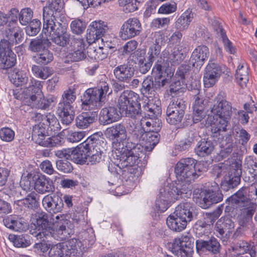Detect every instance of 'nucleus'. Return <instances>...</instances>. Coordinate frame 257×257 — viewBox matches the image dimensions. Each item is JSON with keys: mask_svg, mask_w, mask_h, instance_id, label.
Wrapping results in <instances>:
<instances>
[{"mask_svg": "<svg viewBox=\"0 0 257 257\" xmlns=\"http://www.w3.org/2000/svg\"><path fill=\"white\" fill-rule=\"evenodd\" d=\"M68 216L65 214H60L56 216L53 227L54 231L55 230L58 234L64 235L62 238L67 237L72 232V229L74 227V224L70 220L67 219Z\"/></svg>", "mask_w": 257, "mask_h": 257, "instance_id": "obj_31", "label": "nucleus"}, {"mask_svg": "<svg viewBox=\"0 0 257 257\" xmlns=\"http://www.w3.org/2000/svg\"><path fill=\"white\" fill-rule=\"evenodd\" d=\"M51 46V43L47 38H36L31 40L28 46V50L40 53L49 49Z\"/></svg>", "mask_w": 257, "mask_h": 257, "instance_id": "obj_43", "label": "nucleus"}, {"mask_svg": "<svg viewBox=\"0 0 257 257\" xmlns=\"http://www.w3.org/2000/svg\"><path fill=\"white\" fill-rule=\"evenodd\" d=\"M4 225L8 228L16 231H26L29 224L26 220L18 215H10L3 219Z\"/></svg>", "mask_w": 257, "mask_h": 257, "instance_id": "obj_32", "label": "nucleus"}, {"mask_svg": "<svg viewBox=\"0 0 257 257\" xmlns=\"http://www.w3.org/2000/svg\"><path fill=\"white\" fill-rule=\"evenodd\" d=\"M10 81L16 87L26 84L28 81L27 73L20 69L13 68L7 72Z\"/></svg>", "mask_w": 257, "mask_h": 257, "instance_id": "obj_36", "label": "nucleus"}, {"mask_svg": "<svg viewBox=\"0 0 257 257\" xmlns=\"http://www.w3.org/2000/svg\"><path fill=\"white\" fill-rule=\"evenodd\" d=\"M122 113L118 107L109 106L102 108L99 114L98 121L101 125H105L120 120Z\"/></svg>", "mask_w": 257, "mask_h": 257, "instance_id": "obj_24", "label": "nucleus"}, {"mask_svg": "<svg viewBox=\"0 0 257 257\" xmlns=\"http://www.w3.org/2000/svg\"><path fill=\"white\" fill-rule=\"evenodd\" d=\"M97 120V114L93 111L83 112L75 118V125L80 129L88 128Z\"/></svg>", "mask_w": 257, "mask_h": 257, "instance_id": "obj_40", "label": "nucleus"}, {"mask_svg": "<svg viewBox=\"0 0 257 257\" xmlns=\"http://www.w3.org/2000/svg\"><path fill=\"white\" fill-rule=\"evenodd\" d=\"M57 98L54 95L49 94L45 97L43 94L42 97L39 98L31 105L37 108L45 110L48 108L52 103L56 102Z\"/></svg>", "mask_w": 257, "mask_h": 257, "instance_id": "obj_48", "label": "nucleus"}, {"mask_svg": "<svg viewBox=\"0 0 257 257\" xmlns=\"http://www.w3.org/2000/svg\"><path fill=\"white\" fill-rule=\"evenodd\" d=\"M234 227V222L232 219L226 216L221 217L216 223L215 229L220 237L229 235Z\"/></svg>", "mask_w": 257, "mask_h": 257, "instance_id": "obj_38", "label": "nucleus"}, {"mask_svg": "<svg viewBox=\"0 0 257 257\" xmlns=\"http://www.w3.org/2000/svg\"><path fill=\"white\" fill-rule=\"evenodd\" d=\"M187 108V102L181 98L174 99L168 106L166 113V120L170 124L180 123L185 115Z\"/></svg>", "mask_w": 257, "mask_h": 257, "instance_id": "obj_12", "label": "nucleus"}, {"mask_svg": "<svg viewBox=\"0 0 257 257\" xmlns=\"http://www.w3.org/2000/svg\"><path fill=\"white\" fill-rule=\"evenodd\" d=\"M152 76L146 77L144 79L140 89L141 94L147 97H152L155 95L156 90L162 87L160 83H157Z\"/></svg>", "mask_w": 257, "mask_h": 257, "instance_id": "obj_39", "label": "nucleus"}, {"mask_svg": "<svg viewBox=\"0 0 257 257\" xmlns=\"http://www.w3.org/2000/svg\"><path fill=\"white\" fill-rule=\"evenodd\" d=\"M108 29L107 24L102 21H93L88 27L86 39L89 43H94L103 37Z\"/></svg>", "mask_w": 257, "mask_h": 257, "instance_id": "obj_23", "label": "nucleus"}, {"mask_svg": "<svg viewBox=\"0 0 257 257\" xmlns=\"http://www.w3.org/2000/svg\"><path fill=\"white\" fill-rule=\"evenodd\" d=\"M166 223L171 230L180 232L186 227L188 222L182 217L178 216L177 214L174 212L168 217Z\"/></svg>", "mask_w": 257, "mask_h": 257, "instance_id": "obj_41", "label": "nucleus"}, {"mask_svg": "<svg viewBox=\"0 0 257 257\" xmlns=\"http://www.w3.org/2000/svg\"><path fill=\"white\" fill-rule=\"evenodd\" d=\"M30 178L32 179L34 189L39 193L44 194L54 191L55 187L52 180L44 175L35 173Z\"/></svg>", "mask_w": 257, "mask_h": 257, "instance_id": "obj_26", "label": "nucleus"}, {"mask_svg": "<svg viewBox=\"0 0 257 257\" xmlns=\"http://www.w3.org/2000/svg\"><path fill=\"white\" fill-rule=\"evenodd\" d=\"M225 65L219 64L213 60H209L206 65L203 76V81L206 87L213 86L218 81L222 74L229 73Z\"/></svg>", "mask_w": 257, "mask_h": 257, "instance_id": "obj_15", "label": "nucleus"}, {"mask_svg": "<svg viewBox=\"0 0 257 257\" xmlns=\"http://www.w3.org/2000/svg\"><path fill=\"white\" fill-rule=\"evenodd\" d=\"M33 16V11L29 8L23 9L20 12L19 20L24 26L27 25L31 21Z\"/></svg>", "mask_w": 257, "mask_h": 257, "instance_id": "obj_62", "label": "nucleus"}, {"mask_svg": "<svg viewBox=\"0 0 257 257\" xmlns=\"http://www.w3.org/2000/svg\"><path fill=\"white\" fill-rule=\"evenodd\" d=\"M235 147V145L231 135H225L223 137L221 143V150L219 155L222 158H226L230 155Z\"/></svg>", "mask_w": 257, "mask_h": 257, "instance_id": "obj_46", "label": "nucleus"}, {"mask_svg": "<svg viewBox=\"0 0 257 257\" xmlns=\"http://www.w3.org/2000/svg\"><path fill=\"white\" fill-rule=\"evenodd\" d=\"M182 47L174 48L170 56V63L172 65H178L181 63L187 55V52L182 49Z\"/></svg>", "mask_w": 257, "mask_h": 257, "instance_id": "obj_52", "label": "nucleus"}, {"mask_svg": "<svg viewBox=\"0 0 257 257\" xmlns=\"http://www.w3.org/2000/svg\"><path fill=\"white\" fill-rule=\"evenodd\" d=\"M195 14L192 9H188L184 12L175 22V27L180 31L186 30L193 20Z\"/></svg>", "mask_w": 257, "mask_h": 257, "instance_id": "obj_44", "label": "nucleus"}, {"mask_svg": "<svg viewBox=\"0 0 257 257\" xmlns=\"http://www.w3.org/2000/svg\"><path fill=\"white\" fill-rule=\"evenodd\" d=\"M24 34L14 27H7L5 30V36L0 41V46L3 49H12L14 45H18L23 41Z\"/></svg>", "mask_w": 257, "mask_h": 257, "instance_id": "obj_21", "label": "nucleus"}, {"mask_svg": "<svg viewBox=\"0 0 257 257\" xmlns=\"http://www.w3.org/2000/svg\"><path fill=\"white\" fill-rule=\"evenodd\" d=\"M81 242L75 238L52 244L49 252V257H81Z\"/></svg>", "mask_w": 257, "mask_h": 257, "instance_id": "obj_9", "label": "nucleus"}, {"mask_svg": "<svg viewBox=\"0 0 257 257\" xmlns=\"http://www.w3.org/2000/svg\"><path fill=\"white\" fill-rule=\"evenodd\" d=\"M196 248L199 253L208 252L212 255L220 254L221 245L219 241L213 235L205 236L196 241Z\"/></svg>", "mask_w": 257, "mask_h": 257, "instance_id": "obj_16", "label": "nucleus"}, {"mask_svg": "<svg viewBox=\"0 0 257 257\" xmlns=\"http://www.w3.org/2000/svg\"><path fill=\"white\" fill-rule=\"evenodd\" d=\"M197 142V137L193 134L181 140L176 146V149L179 151H185L193 147Z\"/></svg>", "mask_w": 257, "mask_h": 257, "instance_id": "obj_51", "label": "nucleus"}, {"mask_svg": "<svg viewBox=\"0 0 257 257\" xmlns=\"http://www.w3.org/2000/svg\"><path fill=\"white\" fill-rule=\"evenodd\" d=\"M31 221V227L34 226L35 229L39 231L36 232L37 238H41L42 236L45 238L53 236L54 229L51 222L49 220V216L47 213L42 211L36 212L32 214Z\"/></svg>", "mask_w": 257, "mask_h": 257, "instance_id": "obj_11", "label": "nucleus"}, {"mask_svg": "<svg viewBox=\"0 0 257 257\" xmlns=\"http://www.w3.org/2000/svg\"><path fill=\"white\" fill-rule=\"evenodd\" d=\"M142 31L140 20L137 18H129L121 26L119 36L122 40H127L139 36Z\"/></svg>", "mask_w": 257, "mask_h": 257, "instance_id": "obj_18", "label": "nucleus"}, {"mask_svg": "<svg viewBox=\"0 0 257 257\" xmlns=\"http://www.w3.org/2000/svg\"><path fill=\"white\" fill-rule=\"evenodd\" d=\"M106 138L111 141L112 144H119L123 142L127 137V131L125 125L122 123H117L107 127L104 132Z\"/></svg>", "mask_w": 257, "mask_h": 257, "instance_id": "obj_22", "label": "nucleus"}, {"mask_svg": "<svg viewBox=\"0 0 257 257\" xmlns=\"http://www.w3.org/2000/svg\"><path fill=\"white\" fill-rule=\"evenodd\" d=\"M117 155L120 160V165L122 168L126 169L138 166L140 167L147 164L149 156L143 146L140 144L128 142L125 148H122Z\"/></svg>", "mask_w": 257, "mask_h": 257, "instance_id": "obj_4", "label": "nucleus"}, {"mask_svg": "<svg viewBox=\"0 0 257 257\" xmlns=\"http://www.w3.org/2000/svg\"><path fill=\"white\" fill-rule=\"evenodd\" d=\"M138 66L137 71L142 74H146L151 69L152 64L148 62L144 56H142V53L139 55L137 54Z\"/></svg>", "mask_w": 257, "mask_h": 257, "instance_id": "obj_57", "label": "nucleus"}, {"mask_svg": "<svg viewBox=\"0 0 257 257\" xmlns=\"http://www.w3.org/2000/svg\"><path fill=\"white\" fill-rule=\"evenodd\" d=\"M31 82L32 85L24 91L25 98L28 99L31 104L42 97L43 94L42 91L43 86L41 81L33 79Z\"/></svg>", "mask_w": 257, "mask_h": 257, "instance_id": "obj_34", "label": "nucleus"}, {"mask_svg": "<svg viewBox=\"0 0 257 257\" xmlns=\"http://www.w3.org/2000/svg\"><path fill=\"white\" fill-rule=\"evenodd\" d=\"M235 77L237 83L241 87L245 86L249 80L247 69L244 68L242 65H239L236 71Z\"/></svg>", "mask_w": 257, "mask_h": 257, "instance_id": "obj_54", "label": "nucleus"}, {"mask_svg": "<svg viewBox=\"0 0 257 257\" xmlns=\"http://www.w3.org/2000/svg\"><path fill=\"white\" fill-rule=\"evenodd\" d=\"M177 9V3L174 1L163 4L159 9L158 13L170 14L175 12Z\"/></svg>", "mask_w": 257, "mask_h": 257, "instance_id": "obj_64", "label": "nucleus"}, {"mask_svg": "<svg viewBox=\"0 0 257 257\" xmlns=\"http://www.w3.org/2000/svg\"><path fill=\"white\" fill-rule=\"evenodd\" d=\"M84 47L85 46L83 44L82 46H80L79 49L73 51V52L69 53L66 57L67 61L71 62H78L85 59L86 57V54Z\"/></svg>", "mask_w": 257, "mask_h": 257, "instance_id": "obj_55", "label": "nucleus"}, {"mask_svg": "<svg viewBox=\"0 0 257 257\" xmlns=\"http://www.w3.org/2000/svg\"><path fill=\"white\" fill-rule=\"evenodd\" d=\"M37 194L34 192L29 193L25 197L15 201V204L18 206H24L30 210H35L39 206V203L37 199Z\"/></svg>", "mask_w": 257, "mask_h": 257, "instance_id": "obj_42", "label": "nucleus"}, {"mask_svg": "<svg viewBox=\"0 0 257 257\" xmlns=\"http://www.w3.org/2000/svg\"><path fill=\"white\" fill-rule=\"evenodd\" d=\"M44 208L50 213L61 212L64 208L62 194L57 192L46 195L42 200Z\"/></svg>", "mask_w": 257, "mask_h": 257, "instance_id": "obj_20", "label": "nucleus"}, {"mask_svg": "<svg viewBox=\"0 0 257 257\" xmlns=\"http://www.w3.org/2000/svg\"><path fill=\"white\" fill-rule=\"evenodd\" d=\"M200 196L201 199L199 205L203 209L208 208L211 205L221 202L223 197L220 188L215 182L211 183L210 186L202 190Z\"/></svg>", "mask_w": 257, "mask_h": 257, "instance_id": "obj_14", "label": "nucleus"}, {"mask_svg": "<svg viewBox=\"0 0 257 257\" xmlns=\"http://www.w3.org/2000/svg\"><path fill=\"white\" fill-rule=\"evenodd\" d=\"M25 28L27 35L30 36H36L41 30V23L40 20L34 19L31 21Z\"/></svg>", "mask_w": 257, "mask_h": 257, "instance_id": "obj_61", "label": "nucleus"}, {"mask_svg": "<svg viewBox=\"0 0 257 257\" xmlns=\"http://www.w3.org/2000/svg\"><path fill=\"white\" fill-rule=\"evenodd\" d=\"M42 33L51 37L52 41L59 46L65 47L69 44L70 34L66 27L61 23L47 20L43 25Z\"/></svg>", "mask_w": 257, "mask_h": 257, "instance_id": "obj_8", "label": "nucleus"}, {"mask_svg": "<svg viewBox=\"0 0 257 257\" xmlns=\"http://www.w3.org/2000/svg\"><path fill=\"white\" fill-rule=\"evenodd\" d=\"M174 212L177 214L178 216L182 217L188 223L197 219L198 214L193 203L187 201L182 202L178 204Z\"/></svg>", "mask_w": 257, "mask_h": 257, "instance_id": "obj_30", "label": "nucleus"}, {"mask_svg": "<svg viewBox=\"0 0 257 257\" xmlns=\"http://www.w3.org/2000/svg\"><path fill=\"white\" fill-rule=\"evenodd\" d=\"M246 187H242L234 194L228 197L225 202L236 205L238 207H247L250 205L251 202L246 196L245 190Z\"/></svg>", "mask_w": 257, "mask_h": 257, "instance_id": "obj_35", "label": "nucleus"}, {"mask_svg": "<svg viewBox=\"0 0 257 257\" xmlns=\"http://www.w3.org/2000/svg\"><path fill=\"white\" fill-rule=\"evenodd\" d=\"M16 62L17 56L12 49H3L0 46V69L3 70L2 73H7L8 71L13 69Z\"/></svg>", "mask_w": 257, "mask_h": 257, "instance_id": "obj_29", "label": "nucleus"}, {"mask_svg": "<svg viewBox=\"0 0 257 257\" xmlns=\"http://www.w3.org/2000/svg\"><path fill=\"white\" fill-rule=\"evenodd\" d=\"M64 5L62 0H49L48 5L43 8V24H46L49 20L56 22L57 14L62 12Z\"/></svg>", "mask_w": 257, "mask_h": 257, "instance_id": "obj_25", "label": "nucleus"}, {"mask_svg": "<svg viewBox=\"0 0 257 257\" xmlns=\"http://www.w3.org/2000/svg\"><path fill=\"white\" fill-rule=\"evenodd\" d=\"M212 135L207 138L201 139L197 141L194 151L196 154L200 157H205L210 155L214 151L215 147L217 145V142L214 138L220 136V132L214 133L212 131Z\"/></svg>", "mask_w": 257, "mask_h": 257, "instance_id": "obj_19", "label": "nucleus"}, {"mask_svg": "<svg viewBox=\"0 0 257 257\" xmlns=\"http://www.w3.org/2000/svg\"><path fill=\"white\" fill-rule=\"evenodd\" d=\"M57 112L63 124L69 125L74 120L75 111L73 107H66L58 105Z\"/></svg>", "mask_w": 257, "mask_h": 257, "instance_id": "obj_45", "label": "nucleus"}, {"mask_svg": "<svg viewBox=\"0 0 257 257\" xmlns=\"http://www.w3.org/2000/svg\"><path fill=\"white\" fill-rule=\"evenodd\" d=\"M9 239L17 247H27L31 244L30 236L27 234H11L9 236Z\"/></svg>", "mask_w": 257, "mask_h": 257, "instance_id": "obj_47", "label": "nucleus"}, {"mask_svg": "<svg viewBox=\"0 0 257 257\" xmlns=\"http://www.w3.org/2000/svg\"><path fill=\"white\" fill-rule=\"evenodd\" d=\"M232 244L231 246L232 250L236 252L237 254H239L246 253L250 248V244L242 239L232 241Z\"/></svg>", "mask_w": 257, "mask_h": 257, "instance_id": "obj_58", "label": "nucleus"}, {"mask_svg": "<svg viewBox=\"0 0 257 257\" xmlns=\"http://www.w3.org/2000/svg\"><path fill=\"white\" fill-rule=\"evenodd\" d=\"M209 56V48L205 45L197 46L192 52L189 62L190 65L200 69Z\"/></svg>", "mask_w": 257, "mask_h": 257, "instance_id": "obj_27", "label": "nucleus"}, {"mask_svg": "<svg viewBox=\"0 0 257 257\" xmlns=\"http://www.w3.org/2000/svg\"><path fill=\"white\" fill-rule=\"evenodd\" d=\"M87 23L83 20L79 18L75 19L70 24V28L72 32L77 35L82 34L85 31Z\"/></svg>", "mask_w": 257, "mask_h": 257, "instance_id": "obj_56", "label": "nucleus"}, {"mask_svg": "<svg viewBox=\"0 0 257 257\" xmlns=\"http://www.w3.org/2000/svg\"><path fill=\"white\" fill-rule=\"evenodd\" d=\"M224 204L218 206L211 212H206L205 214V219L207 220L210 225H212L222 213Z\"/></svg>", "mask_w": 257, "mask_h": 257, "instance_id": "obj_59", "label": "nucleus"}, {"mask_svg": "<svg viewBox=\"0 0 257 257\" xmlns=\"http://www.w3.org/2000/svg\"><path fill=\"white\" fill-rule=\"evenodd\" d=\"M135 68L133 65L123 63L114 67L113 75L118 82L130 83L135 75Z\"/></svg>", "mask_w": 257, "mask_h": 257, "instance_id": "obj_28", "label": "nucleus"}, {"mask_svg": "<svg viewBox=\"0 0 257 257\" xmlns=\"http://www.w3.org/2000/svg\"><path fill=\"white\" fill-rule=\"evenodd\" d=\"M112 93V90L108 83L100 82L94 87L86 89L81 99L82 105L92 109H100L107 101L106 96Z\"/></svg>", "mask_w": 257, "mask_h": 257, "instance_id": "obj_5", "label": "nucleus"}, {"mask_svg": "<svg viewBox=\"0 0 257 257\" xmlns=\"http://www.w3.org/2000/svg\"><path fill=\"white\" fill-rule=\"evenodd\" d=\"M241 175V161L235 160L232 163L228 172L223 176L220 188L225 192L234 189L240 183Z\"/></svg>", "mask_w": 257, "mask_h": 257, "instance_id": "obj_10", "label": "nucleus"}, {"mask_svg": "<svg viewBox=\"0 0 257 257\" xmlns=\"http://www.w3.org/2000/svg\"><path fill=\"white\" fill-rule=\"evenodd\" d=\"M68 149L64 150L63 152V156L66 158L65 159L59 160L56 162L57 170L64 173H71L73 170L71 163L68 160L71 159L69 158H67L65 156L66 155L65 154L68 153Z\"/></svg>", "mask_w": 257, "mask_h": 257, "instance_id": "obj_53", "label": "nucleus"}, {"mask_svg": "<svg viewBox=\"0 0 257 257\" xmlns=\"http://www.w3.org/2000/svg\"><path fill=\"white\" fill-rule=\"evenodd\" d=\"M44 237H45L42 236L41 238H38V239L40 238V240L34 245V248L37 250V251L42 254L47 253L48 250L49 249H50L52 246L50 241L44 238Z\"/></svg>", "mask_w": 257, "mask_h": 257, "instance_id": "obj_60", "label": "nucleus"}, {"mask_svg": "<svg viewBox=\"0 0 257 257\" xmlns=\"http://www.w3.org/2000/svg\"><path fill=\"white\" fill-rule=\"evenodd\" d=\"M171 248L172 252L178 257H193V243L187 236L175 238Z\"/></svg>", "mask_w": 257, "mask_h": 257, "instance_id": "obj_17", "label": "nucleus"}, {"mask_svg": "<svg viewBox=\"0 0 257 257\" xmlns=\"http://www.w3.org/2000/svg\"><path fill=\"white\" fill-rule=\"evenodd\" d=\"M231 102L225 99L218 100L211 108L213 114L214 128H212L214 132H226V127L229 124V120L232 113Z\"/></svg>", "mask_w": 257, "mask_h": 257, "instance_id": "obj_7", "label": "nucleus"}, {"mask_svg": "<svg viewBox=\"0 0 257 257\" xmlns=\"http://www.w3.org/2000/svg\"><path fill=\"white\" fill-rule=\"evenodd\" d=\"M152 75L155 82L163 87L170 84L174 72L167 60L158 59L153 67Z\"/></svg>", "mask_w": 257, "mask_h": 257, "instance_id": "obj_13", "label": "nucleus"}, {"mask_svg": "<svg viewBox=\"0 0 257 257\" xmlns=\"http://www.w3.org/2000/svg\"><path fill=\"white\" fill-rule=\"evenodd\" d=\"M106 145V142L102 133H96L76 147L68 149V153L65 156L80 165H84L87 161L92 164H96L102 161V155Z\"/></svg>", "mask_w": 257, "mask_h": 257, "instance_id": "obj_3", "label": "nucleus"}, {"mask_svg": "<svg viewBox=\"0 0 257 257\" xmlns=\"http://www.w3.org/2000/svg\"><path fill=\"white\" fill-rule=\"evenodd\" d=\"M76 98V89L69 87L64 91L62 95V99L58 105H62V106L66 107H73L72 104L75 101Z\"/></svg>", "mask_w": 257, "mask_h": 257, "instance_id": "obj_49", "label": "nucleus"}, {"mask_svg": "<svg viewBox=\"0 0 257 257\" xmlns=\"http://www.w3.org/2000/svg\"><path fill=\"white\" fill-rule=\"evenodd\" d=\"M33 118L37 123L33 126L32 133V139L34 142L45 147H54L62 145L64 139L59 135L55 136L53 134L61 128L54 114L36 113Z\"/></svg>", "mask_w": 257, "mask_h": 257, "instance_id": "obj_2", "label": "nucleus"}, {"mask_svg": "<svg viewBox=\"0 0 257 257\" xmlns=\"http://www.w3.org/2000/svg\"><path fill=\"white\" fill-rule=\"evenodd\" d=\"M53 53L48 49L37 54L32 58L35 63L40 65H46L50 63L53 61Z\"/></svg>", "mask_w": 257, "mask_h": 257, "instance_id": "obj_50", "label": "nucleus"}, {"mask_svg": "<svg viewBox=\"0 0 257 257\" xmlns=\"http://www.w3.org/2000/svg\"><path fill=\"white\" fill-rule=\"evenodd\" d=\"M139 94L131 90H124L119 96L117 107L126 117L135 118L142 115V111Z\"/></svg>", "mask_w": 257, "mask_h": 257, "instance_id": "obj_6", "label": "nucleus"}, {"mask_svg": "<svg viewBox=\"0 0 257 257\" xmlns=\"http://www.w3.org/2000/svg\"><path fill=\"white\" fill-rule=\"evenodd\" d=\"M206 161H197L193 158H182L176 164L175 173L179 182L168 184L160 189L156 207L161 212L170 206L171 199L189 198L191 196V183L208 170Z\"/></svg>", "mask_w": 257, "mask_h": 257, "instance_id": "obj_1", "label": "nucleus"}, {"mask_svg": "<svg viewBox=\"0 0 257 257\" xmlns=\"http://www.w3.org/2000/svg\"><path fill=\"white\" fill-rule=\"evenodd\" d=\"M186 88L189 91H195V93L199 94L200 82L199 80L194 78L192 76L185 80V82H182Z\"/></svg>", "mask_w": 257, "mask_h": 257, "instance_id": "obj_63", "label": "nucleus"}, {"mask_svg": "<svg viewBox=\"0 0 257 257\" xmlns=\"http://www.w3.org/2000/svg\"><path fill=\"white\" fill-rule=\"evenodd\" d=\"M191 67L190 64H182L178 68L175 73V76L179 79L173 82L171 84L170 92H176L179 91L180 88H177V86H180V81H181L182 83L185 82V80L191 76Z\"/></svg>", "mask_w": 257, "mask_h": 257, "instance_id": "obj_33", "label": "nucleus"}, {"mask_svg": "<svg viewBox=\"0 0 257 257\" xmlns=\"http://www.w3.org/2000/svg\"><path fill=\"white\" fill-rule=\"evenodd\" d=\"M142 111V116L146 117L148 115L150 118H156L161 114V102L159 100L154 101L153 99H149L148 102L143 105Z\"/></svg>", "mask_w": 257, "mask_h": 257, "instance_id": "obj_37", "label": "nucleus"}]
</instances>
